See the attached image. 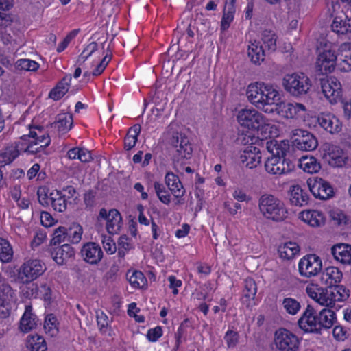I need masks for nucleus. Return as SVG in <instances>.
Instances as JSON below:
<instances>
[{
    "mask_svg": "<svg viewBox=\"0 0 351 351\" xmlns=\"http://www.w3.org/2000/svg\"><path fill=\"white\" fill-rule=\"evenodd\" d=\"M35 128L37 131L32 130V127L29 126V134L27 136L24 135L21 137V138L24 140H25L27 137H31L34 139L29 143L27 147L25 150V152L32 154H36L40 152L41 149L47 147L51 142L49 134L43 132V127L37 126Z\"/></svg>",
    "mask_w": 351,
    "mask_h": 351,
    "instance_id": "obj_7",
    "label": "nucleus"
},
{
    "mask_svg": "<svg viewBox=\"0 0 351 351\" xmlns=\"http://www.w3.org/2000/svg\"><path fill=\"white\" fill-rule=\"evenodd\" d=\"M282 306L286 312L291 315H295L300 308V303L291 298H286L282 301Z\"/></svg>",
    "mask_w": 351,
    "mask_h": 351,
    "instance_id": "obj_50",
    "label": "nucleus"
},
{
    "mask_svg": "<svg viewBox=\"0 0 351 351\" xmlns=\"http://www.w3.org/2000/svg\"><path fill=\"white\" fill-rule=\"evenodd\" d=\"M36 326V316L32 313L31 306H26L25 311L20 321V329L23 332H29Z\"/></svg>",
    "mask_w": 351,
    "mask_h": 351,
    "instance_id": "obj_30",
    "label": "nucleus"
},
{
    "mask_svg": "<svg viewBox=\"0 0 351 351\" xmlns=\"http://www.w3.org/2000/svg\"><path fill=\"white\" fill-rule=\"evenodd\" d=\"M165 184L169 187L176 198H181L185 193L179 178L172 172H168L165 176Z\"/></svg>",
    "mask_w": 351,
    "mask_h": 351,
    "instance_id": "obj_24",
    "label": "nucleus"
},
{
    "mask_svg": "<svg viewBox=\"0 0 351 351\" xmlns=\"http://www.w3.org/2000/svg\"><path fill=\"white\" fill-rule=\"evenodd\" d=\"M266 149L271 154L265 163V170L269 173L280 176L294 169L295 164L290 158L289 144L287 142L268 141L266 142Z\"/></svg>",
    "mask_w": 351,
    "mask_h": 351,
    "instance_id": "obj_1",
    "label": "nucleus"
},
{
    "mask_svg": "<svg viewBox=\"0 0 351 351\" xmlns=\"http://www.w3.org/2000/svg\"><path fill=\"white\" fill-rule=\"evenodd\" d=\"M50 204L53 210L60 213L66 209L67 202L65 195L60 191L55 190L49 193Z\"/></svg>",
    "mask_w": 351,
    "mask_h": 351,
    "instance_id": "obj_33",
    "label": "nucleus"
},
{
    "mask_svg": "<svg viewBox=\"0 0 351 351\" xmlns=\"http://www.w3.org/2000/svg\"><path fill=\"white\" fill-rule=\"evenodd\" d=\"M279 107L284 112L285 117L290 119L300 117L301 112H304L306 110L305 106L300 103H280Z\"/></svg>",
    "mask_w": 351,
    "mask_h": 351,
    "instance_id": "obj_32",
    "label": "nucleus"
},
{
    "mask_svg": "<svg viewBox=\"0 0 351 351\" xmlns=\"http://www.w3.org/2000/svg\"><path fill=\"white\" fill-rule=\"evenodd\" d=\"M102 243L104 248L107 253L112 254L116 252V245L111 237L104 236L102 239Z\"/></svg>",
    "mask_w": 351,
    "mask_h": 351,
    "instance_id": "obj_61",
    "label": "nucleus"
},
{
    "mask_svg": "<svg viewBox=\"0 0 351 351\" xmlns=\"http://www.w3.org/2000/svg\"><path fill=\"white\" fill-rule=\"evenodd\" d=\"M275 343L280 351H297L300 341L298 337L285 328H280L275 332Z\"/></svg>",
    "mask_w": 351,
    "mask_h": 351,
    "instance_id": "obj_9",
    "label": "nucleus"
},
{
    "mask_svg": "<svg viewBox=\"0 0 351 351\" xmlns=\"http://www.w3.org/2000/svg\"><path fill=\"white\" fill-rule=\"evenodd\" d=\"M316 65L322 73H331L337 67V56L332 50H324L319 54Z\"/></svg>",
    "mask_w": 351,
    "mask_h": 351,
    "instance_id": "obj_14",
    "label": "nucleus"
},
{
    "mask_svg": "<svg viewBox=\"0 0 351 351\" xmlns=\"http://www.w3.org/2000/svg\"><path fill=\"white\" fill-rule=\"evenodd\" d=\"M317 84L320 86L324 96L330 99V101L336 102L337 99L341 98V85L337 78L322 77L317 80Z\"/></svg>",
    "mask_w": 351,
    "mask_h": 351,
    "instance_id": "obj_10",
    "label": "nucleus"
},
{
    "mask_svg": "<svg viewBox=\"0 0 351 351\" xmlns=\"http://www.w3.org/2000/svg\"><path fill=\"white\" fill-rule=\"evenodd\" d=\"M19 145H10L6 147L5 152L0 153V167L10 164L16 158L18 157L19 152Z\"/></svg>",
    "mask_w": 351,
    "mask_h": 351,
    "instance_id": "obj_35",
    "label": "nucleus"
},
{
    "mask_svg": "<svg viewBox=\"0 0 351 351\" xmlns=\"http://www.w3.org/2000/svg\"><path fill=\"white\" fill-rule=\"evenodd\" d=\"M241 163L250 169L256 167L261 161V154L260 149L250 145L246 147L240 154Z\"/></svg>",
    "mask_w": 351,
    "mask_h": 351,
    "instance_id": "obj_15",
    "label": "nucleus"
},
{
    "mask_svg": "<svg viewBox=\"0 0 351 351\" xmlns=\"http://www.w3.org/2000/svg\"><path fill=\"white\" fill-rule=\"evenodd\" d=\"M263 98H261V103H262V108H264L265 106H271L275 104L280 99L279 92L274 87L272 84H266L265 87L262 88Z\"/></svg>",
    "mask_w": 351,
    "mask_h": 351,
    "instance_id": "obj_26",
    "label": "nucleus"
},
{
    "mask_svg": "<svg viewBox=\"0 0 351 351\" xmlns=\"http://www.w3.org/2000/svg\"><path fill=\"white\" fill-rule=\"evenodd\" d=\"M162 328L160 326H157L148 330L147 337L151 341H156L159 337L162 336Z\"/></svg>",
    "mask_w": 351,
    "mask_h": 351,
    "instance_id": "obj_62",
    "label": "nucleus"
},
{
    "mask_svg": "<svg viewBox=\"0 0 351 351\" xmlns=\"http://www.w3.org/2000/svg\"><path fill=\"white\" fill-rule=\"evenodd\" d=\"M317 123L330 134L338 133L341 130L339 119L330 114H321L317 118Z\"/></svg>",
    "mask_w": 351,
    "mask_h": 351,
    "instance_id": "obj_18",
    "label": "nucleus"
},
{
    "mask_svg": "<svg viewBox=\"0 0 351 351\" xmlns=\"http://www.w3.org/2000/svg\"><path fill=\"white\" fill-rule=\"evenodd\" d=\"M257 292V287L255 281L252 278H247L245 280L243 289V295L246 299L254 300Z\"/></svg>",
    "mask_w": 351,
    "mask_h": 351,
    "instance_id": "obj_46",
    "label": "nucleus"
},
{
    "mask_svg": "<svg viewBox=\"0 0 351 351\" xmlns=\"http://www.w3.org/2000/svg\"><path fill=\"white\" fill-rule=\"evenodd\" d=\"M321 293L322 294L319 296L317 303L325 306L326 308H334L335 310H338L341 307L339 305L336 306V300H333L334 293L332 292V288H323Z\"/></svg>",
    "mask_w": 351,
    "mask_h": 351,
    "instance_id": "obj_34",
    "label": "nucleus"
},
{
    "mask_svg": "<svg viewBox=\"0 0 351 351\" xmlns=\"http://www.w3.org/2000/svg\"><path fill=\"white\" fill-rule=\"evenodd\" d=\"M258 206L267 219L280 221L287 217V211L284 203L272 195H263L259 199Z\"/></svg>",
    "mask_w": 351,
    "mask_h": 351,
    "instance_id": "obj_3",
    "label": "nucleus"
},
{
    "mask_svg": "<svg viewBox=\"0 0 351 351\" xmlns=\"http://www.w3.org/2000/svg\"><path fill=\"white\" fill-rule=\"evenodd\" d=\"M324 158L330 165L334 167H342L346 163L343 150L336 145H329L328 146Z\"/></svg>",
    "mask_w": 351,
    "mask_h": 351,
    "instance_id": "obj_22",
    "label": "nucleus"
},
{
    "mask_svg": "<svg viewBox=\"0 0 351 351\" xmlns=\"http://www.w3.org/2000/svg\"><path fill=\"white\" fill-rule=\"evenodd\" d=\"M332 29L338 34H346L351 32V19L341 13L336 16L331 25Z\"/></svg>",
    "mask_w": 351,
    "mask_h": 351,
    "instance_id": "obj_27",
    "label": "nucleus"
},
{
    "mask_svg": "<svg viewBox=\"0 0 351 351\" xmlns=\"http://www.w3.org/2000/svg\"><path fill=\"white\" fill-rule=\"evenodd\" d=\"M237 118L242 127L252 130H258L267 125L268 121L262 113L252 108L240 110Z\"/></svg>",
    "mask_w": 351,
    "mask_h": 351,
    "instance_id": "obj_5",
    "label": "nucleus"
},
{
    "mask_svg": "<svg viewBox=\"0 0 351 351\" xmlns=\"http://www.w3.org/2000/svg\"><path fill=\"white\" fill-rule=\"evenodd\" d=\"M299 251L298 245L293 242L285 243L279 246L278 250L280 258L288 260L293 258Z\"/></svg>",
    "mask_w": 351,
    "mask_h": 351,
    "instance_id": "obj_36",
    "label": "nucleus"
},
{
    "mask_svg": "<svg viewBox=\"0 0 351 351\" xmlns=\"http://www.w3.org/2000/svg\"><path fill=\"white\" fill-rule=\"evenodd\" d=\"M282 86L293 97H301L308 93L311 82L304 73H295L285 75L282 80Z\"/></svg>",
    "mask_w": 351,
    "mask_h": 351,
    "instance_id": "obj_4",
    "label": "nucleus"
},
{
    "mask_svg": "<svg viewBox=\"0 0 351 351\" xmlns=\"http://www.w3.org/2000/svg\"><path fill=\"white\" fill-rule=\"evenodd\" d=\"M322 289V287H319L317 285H311V286H307L306 291L310 298L317 302L319 296L320 294H322L321 292Z\"/></svg>",
    "mask_w": 351,
    "mask_h": 351,
    "instance_id": "obj_60",
    "label": "nucleus"
},
{
    "mask_svg": "<svg viewBox=\"0 0 351 351\" xmlns=\"http://www.w3.org/2000/svg\"><path fill=\"white\" fill-rule=\"evenodd\" d=\"M335 319L334 308H324L317 313L311 305H308L298 324L304 332L321 334L323 329L330 328Z\"/></svg>",
    "mask_w": 351,
    "mask_h": 351,
    "instance_id": "obj_2",
    "label": "nucleus"
},
{
    "mask_svg": "<svg viewBox=\"0 0 351 351\" xmlns=\"http://www.w3.org/2000/svg\"><path fill=\"white\" fill-rule=\"evenodd\" d=\"M58 324L57 318L53 314L48 315L44 322V328L46 333L51 337L56 336L58 332Z\"/></svg>",
    "mask_w": 351,
    "mask_h": 351,
    "instance_id": "obj_44",
    "label": "nucleus"
},
{
    "mask_svg": "<svg viewBox=\"0 0 351 351\" xmlns=\"http://www.w3.org/2000/svg\"><path fill=\"white\" fill-rule=\"evenodd\" d=\"M0 298L3 300L16 302L15 291L11 286L0 277Z\"/></svg>",
    "mask_w": 351,
    "mask_h": 351,
    "instance_id": "obj_41",
    "label": "nucleus"
},
{
    "mask_svg": "<svg viewBox=\"0 0 351 351\" xmlns=\"http://www.w3.org/2000/svg\"><path fill=\"white\" fill-rule=\"evenodd\" d=\"M332 292L334 293L333 300L336 302L346 300L350 295V291L343 285H336L332 287Z\"/></svg>",
    "mask_w": 351,
    "mask_h": 351,
    "instance_id": "obj_47",
    "label": "nucleus"
},
{
    "mask_svg": "<svg viewBox=\"0 0 351 351\" xmlns=\"http://www.w3.org/2000/svg\"><path fill=\"white\" fill-rule=\"evenodd\" d=\"M265 83L263 82H256L248 85L246 90V95L248 101L258 108H262L261 103L262 95V88L265 87Z\"/></svg>",
    "mask_w": 351,
    "mask_h": 351,
    "instance_id": "obj_20",
    "label": "nucleus"
},
{
    "mask_svg": "<svg viewBox=\"0 0 351 351\" xmlns=\"http://www.w3.org/2000/svg\"><path fill=\"white\" fill-rule=\"evenodd\" d=\"M78 159L82 162H88L92 160L90 152L85 149L80 148L79 155H77Z\"/></svg>",
    "mask_w": 351,
    "mask_h": 351,
    "instance_id": "obj_64",
    "label": "nucleus"
},
{
    "mask_svg": "<svg viewBox=\"0 0 351 351\" xmlns=\"http://www.w3.org/2000/svg\"><path fill=\"white\" fill-rule=\"evenodd\" d=\"M171 144L176 149V152L182 158H190L193 148L189 139L182 134L176 133L171 139Z\"/></svg>",
    "mask_w": 351,
    "mask_h": 351,
    "instance_id": "obj_17",
    "label": "nucleus"
},
{
    "mask_svg": "<svg viewBox=\"0 0 351 351\" xmlns=\"http://www.w3.org/2000/svg\"><path fill=\"white\" fill-rule=\"evenodd\" d=\"M337 56V68L343 72L351 71V43H345L339 47Z\"/></svg>",
    "mask_w": 351,
    "mask_h": 351,
    "instance_id": "obj_19",
    "label": "nucleus"
},
{
    "mask_svg": "<svg viewBox=\"0 0 351 351\" xmlns=\"http://www.w3.org/2000/svg\"><path fill=\"white\" fill-rule=\"evenodd\" d=\"M82 233V226L77 223H73L69 228H66L68 242L78 243L81 241Z\"/></svg>",
    "mask_w": 351,
    "mask_h": 351,
    "instance_id": "obj_42",
    "label": "nucleus"
},
{
    "mask_svg": "<svg viewBox=\"0 0 351 351\" xmlns=\"http://www.w3.org/2000/svg\"><path fill=\"white\" fill-rule=\"evenodd\" d=\"M16 67L19 70L35 71L38 69L39 64L29 59H20L16 62Z\"/></svg>",
    "mask_w": 351,
    "mask_h": 351,
    "instance_id": "obj_49",
    "label": "nucleus"
},
{
    "mask_svg": "<svg viewBox=\"0 0 351 351\" xmlns=\"http://www.w3.org/2000/svg\"><path fill=\"white\" fill-rule=\"evenodd\" d=\"M16 302L1 300L0 298V319L10 317L12 309L16 306Z\"/></svg>",
    "mask_w": 351,
    "mask_h": 351,
    "instance_id": "obj_51",
    "label": "nucleus"
},
{
    "mask_svg": "<svg viewBox=\"0 0 351 351\" xmlns=\"http://www.w3.org/2000/svg\"><path fill=\"white\" fill-rule=\"evenodd\" d=\"M72 77L70 74L66 75L50 91L49 97L53 100L61 99L69 90Z\"/></svg>",
    "mask_w": 351,
    "mask_h": 351,
    "instance_id": "obj_28",
    "label": "nucleus"
},
{
    "mask_svg": "<svg viewBox=\"0 0 351 351\" xmlns=\"http://www.w3.org/2000/svg\"><path fill=\"white\" fill-rule=\"evenodd\" d=\"M130 283L134 287H143L145 285L146 278L144 274L139 271H135L129 276Z\"/></svg>",
    "mask_w": 351,
    "mask_h": 351,
    "instance_id": "obj_52",
    "label": "nucleus"
},
{
    "mask_svg": "<svg viewBox=\"0 0 351 351\" xmlns=\"http://www.w3.org/2000/svg\"><path fill=\"white\" fill-rule=\"evenodd\" d=\"M46 266L39 259H29L23 263L19 270V278L25 282H32L40 276L46 270Z\"/></svg>",
    "mask_w": 351,
    "mask_h": 351,
    "instance_id": "obj_8",
    "label": "nucleus"
},
{
    "mask_svg": "<svg viewBox=\"0 0 351 351\" xmlns=\"http://www.w3.org/2000/svg\"><path fill=\"white\" fill-rule=\"evenodd\" d=\"M247 54L251 61L254 64H260L265 59V51L262 46L256 43H251L248 47Z\"/></svg>",
    "mask_w": 351,
    "mask_h": 351,
    "instance_id": "obj_39",
    "label": "nucleus"
},
{
    "mask_svg": "<svg viewBox=\"0 0 351 351\" xmlns=\"http://www.w3.org/2000/svg\"><path fill=\"white\" fill-rule=\"evenodd\" d=\"M98 219L106 221V230L110 234H118L123 225L122 217L117 209H110L108 211L105 208L99 210Z\"/></svg>",
    "mask_w": 351,
    "mask_h": 351,
    "instance_id": "obj_12",
    "label": "nucleus"
},
{
    "mask_svg": "<svg viewBox=\"0 0 351 351\" xmlns=\"http://www.w3.org/2000/svg\"><path fill=\"white\" fill-rule=\"evenodd\" d=\"M343 277V274L340 269L336 267H328L326 268L321 276V280L330 288L340 282Z\"/></svg>",
    "mask_w": 351,
    "mask_h": 351,
    "instance_id": "obj_25",
    "label": "nucleus"
},
{
    "mask_svg": "<svg viewBox=\"0 0 351 351\" xmlns=\"http://www.w3.org/2000/svg\"><path fill=\"white\" fill-rule=\"evenodd\" d=\"M109 53H106V55L103 58L99 64L97 65L95 70L92 72V75L97 76L100 75L105 69L108 62L110 61L112 58V53L110 50L108 49Z\"/></svg>",
    "mask_w": 351,
    "mask_h": 351,
    "instance_id": "obj_55",
    "label": "nucleus"
},
{
    "mask_svg": "<svg viewBox=\"0 0 351 351\" xmlns=\"http://www.w3.org/2000/svg\"><path fill=\"white\" fill-rule=\"evenodd\" d=\"M64 242H68L66 228L60 226L54 230L50 244L51 245H56Z\"/></svg>",
    "mask_w": 351,
    "mask_h": 351,
    "instance_id": "obj_48",
    "label": "nucleus"
},
{
    "mask_svg": "<svg viewBox=\"0 0 351 351\" xmlns=\"http://www.w3.org/2000/svg\"><path fill=\"white\" fill-rule=\"evenodd\" d=\"M334 258L345 265H351V245L338 243L331 248Z\"/></svg>",
    "mask_w": 351,
    "mask_h": 351,
    "instance_id": "obj_21",
    "label": "nucleus"
},
{
    "mask_svg": "<svg viewBox=\"0 0 351 351\" xmlns=\"http://www.w3.org/2000/svg\"><path fill=\"white\" fill-rule=\"evenodd\" d=\"M109 53H106V55L103 58L99 64L97 65L95 70L92 72V75L97 76L100 75L105 69L108 62L110 61L112 58V53L110 50L108 49Z\"/></svg>",
    "mask_w": 351,
    "mask_h": 351,
    "instance_id": "obj_56",
    "label": "nucleus"
},
{
    "mask_svg": "<svg viewBox=\"0 0 351 351\" xmlns=\"http://www.w3.org/2000/svg\"><path fill=\"white\" fill-rule=\"evenodd\" d=\"M262 40L268 50L274 51L276 49V35L270 30H264L262 34Z\"/></svg>",
    "mask_w": 351,
    "mask_h": 351,
    "instance_id": "obj_45",
    "label": "nucleus"
},
{
    "mask_svg": "<svg viewBox=\"0 0 351 351\" xmlns=\"http://www.w3.org/2000/svg\"><path fill=\"white\" fill-rule=\"evenodd\" d=\"M81 255L86 262L96 265L101 260L103 251L99 245L94 242H88L82 247Z\"/></svg>",
    "mask_w": 351,
    "mask_h": 351,
    "instance_id": "obj_16",
    "label": "nucleus"
},
{
    "mask_svg": "<svg viewBox=\"0 0 351 351\" xmlns=\"http://www.w3.org/2000/svg\"><path fill=\"white\" fill-rule=\"evenodd\" d=\"M37 196L39 203L43 206H47L50 204L49 195L48 189L46 187H39L37 191Z\"/></svg>",
    "mask_w": 351,
    "mask_h": 351,
    "instance_id": "obj_58",
    "label": "nucleus"
},
{
    "mask_svg": "<svg viewBox=\"0 0 351 351\" xmlns=\"http://www.w3.org/2000/svg\"><path fill=\"white\" fill-rule=\"evenodd\" d=\"M73 125V117L71 114H62L57 117L56 121L52 124L59 132H66L69 131Z\"/></svg>",
    "mask_w": 351,
    "mask_h": 351,
    "instance_id": "obj_38",
    "label": "nucleus"
},
{
    "mask_svg": "<svg viewBox=\"0 0 351 351\" xmlns=\"http://www.w3.org/2000/svg\"><path fill=\"white\" fill-rule=\"evenodd\" d=\"M298 267L300 275L308 278L314 276L322 269V261L315 254H308L300 261Z\"/></svg>",
    "mask_w": 351,
    "mask_h": 351,
    "instance_id": "obj_11",
    "label": "nucleus"
},
{
    "mask_svg": "<svg viewBox=\"0 0 351 351\" xmlns=\"http://www.w3.org/2000/svg\"><path fill=\"white\" fill-rule=\"evenodd\" d=\"M301 219L312 227H319L324 224L325 218L318 210H306L301 213Z\"/></svg>",
    "mask_w": 351,
    "mask_h": 351,
    "instance_id": "obj_31",
    "label": "nucleus"
},
{
    "mask_svg": "<svg viewBox=\"0 0 351 351\" xmlns=\"http://www.w3.org/2000/svg\"><path fill=\"white\" fill-rule=\"evenodd\" d=\"M293 147L298 150L311 152L315 150L318 141L316 137L308 131L296 129L292 131Z\"/></svg>",
    "mask_w": 351,
    "mask_h": 351,
    "instance_id": "obj_6",
    "label": "nucleus"
},
{
    "mask_svg": "<svg viewBox=\"0 0 351 351\" xmlns=\"http://www.w3.org/2000/svg\"><path fill=\"white\" fill-rule=\"evenodd\" d=\"M140 132L141 125L138 124H136L129 129L124 140L125 148L127 150H130L135 146Z\"/></svg>",
    "mask_w": 351,
    "mask_h": 351,
    "instance_id": "obj_40",
    "label": "nucleus"
},
{
    "mask_svg": "<svg viewBox=\"0 0 351 351\" xmlns=\"http://www.w3.org/2000/svg\"><path fill=\"white\" fill-rule=\"evenodd\" d=\"M289 200L292 205L303 206L308 203L307 193L299 186H292L289 191Z\"/></svg>",
    "mask_w": 351,
    "mask_h": 351,
    "instance_id": "obj_29",
    "label": "nucleus"
},
{
    "mask_svg": "<svg viewBox=\"0 0 351 351\" xmlns=\"http://www.w3.org/2000/svg\"><path fill=\"white\" fill-rule=\"evenodd\" d=\"M75 255L74 249L69 244L65 243L59 247L54 248L51 252L53 259L60 265H63L67 261Z\"/></svg>",
    "mask_w": 351,
    "mask_h": 351,
    "instance_id": "obj_23",
    "label": "nucleus"
},
{
    "mask_svg": "<svg viewBox=\"0 0 351 351\" xmlns=\"http://www.w3.org/2000/svg\"><path fill=\"white\" fill-rule=\"evenodd\" d=\"M229 348H234L238 343L239 335L233 330H228L224 337Z\"/></svg>",
    "mask_w": 351,
    "mask_h": 351,
    "instance_id": "obj_59",
    "label": "nucleus"
},
{
    "mask_svg": "<svg viewBox=\"0 0 351 351\" xmlns=\"http://www.w3.org/2000/svg\"><path fill=\"white\" fill-rule=\"evenodd\" d=\"M97 321L100 330L102 332H106L110 323L108 315L102 311L97 312Z\"/></svg>",
    "mask_w": 351,
    "mask_h": 351,
    "instance_id": "obj_57",
    "label": "nucleus"
},
{
    "mask_svg": "<svg viewBox=\"0 0 351 351\" xmlns=\"http://www.w3.org/2000/svg\"><path fill=\"white\" fill-rule=\"evenodd\" d=\"M30 348L32 351H46L47 347L43 337L34 335L32 336V341H30Z\"/></svg>",
    "mask_w": 351,
    "mask_h": 351,
    "instance_id": "obj_53",
    "label": "nucleus"
},
{
    "mask_svg": "<svg viewBox=\"0 0 351 351\" xmlns=\"http://www.w3.org/2000/svg\"><path fill=\"white\" fill-rule=\"evenodd\" d=\"M235 10H231L223 8V14L221 21V31H226L229 27L234 19Z\"/></svg>",
    "mask_w": 351,
    "mask_h": 351,
    "instance_id": "obj_54",
    "label": "nucleus"
},
{
    "mask_svg": "<svg viewBox=\"0 0 351 351\" xmlns=\"http://www.w3.org/2000/svg\"><path fill=\"white\" fill-rule=\"evenodd\" d=\"M96 192L89 190L84 195V201L87 207H92L95 204Z\"/></svg>",
    "mask_w": 351,
    "mask_h": 351,
    "instance_id": "obj_63",
    "label": "nucleus"
},
{
    "mask_svg": "<svg viewBox=\"0 0 351 351\" xmlns=\"http://www.w3.org/2000/svg\"><path fill=\"white\" fill-rule=\"evenodd\" d=\"M308 186L311 193L316 198L326 200L334 196L335 192L332 186L322 178L309 180Z\"/></svg>",
    "mask_w": 351,
    "mask_h": 351,
    "instance_id": "obj_13",
    "label": "nucleus"
},
{
    "mask_svg": "<svg viewBox=\"0 0 351 351\" xmlns=\"http://www.w3.org/2000/svg\"><path fill=\"white\" fill-rule=\"evenodd\" d=\"M300 166L305 172L309 173H317L321 169L319 162L313 156L302 157L300 160Z\"/></svg>",
    "mask_w": 351,
    "mask_h": 351,
    "instance_id": "obj_37",
    "label": "nucleus"
},
{
    "mask_svg": "<svg viewBox=\"0 0 351 351\" xmlns=\"http://www.w3.org/2000/svg\"><path fill=\"white\" fill-rule=\"evenodd\" d=\"M13 257V251L9 242L0 238V260L3 263L10 262Z\"/></svg>",
    "mask_w": 351,
    "mask_h": 351,
    "instance_id": "obj_43",
    "label": "nucleus"
}]
</instances>
